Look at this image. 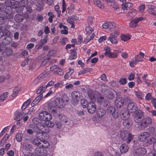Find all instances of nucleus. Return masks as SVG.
Masks as SVG:
<instances>
[{
    "label": "nucleus",
    "instance_id": "nucleus-1",
    "mask_svg": "<svg viewBox=\"0 0 156 156\" xmlns=\"http://www.w3.org/2000/svg\"><path fill=\"white\" fill-rule=\"evenodd\" d=\"M33 122L34 124L33 129L37 133V137H39V135L42 136L44 134L49 133L50 129L45 126L41 120L34 118Z\"/></svg>",
    "mask_w": 156,
    "mask_h": 156
},
{
    "label": "nucleus",
    "instance_id": "nucleus-2",
    "mask_svg": "<svg viewBox=\"0 0 156 156\" xmlns=\"http://www.w3.org/2000/svg\"><path fill=\"white\" fill-rule=\"evenodd\" d=\"M102 92L105 96L109 99H112L115 97L116 92L113 90L105 89Z\"/></svg>",
    "mask_w": 156,
    "mask_h": 156
},
{
    "label": "nucleus",
    "instance_id": "nucleus-3",
    "mask_svg": "<svg viewBox=\"0 0 156 156\" xmlns=\"http://www.w3.org/2000/svg\"><path fill=\"white\" fill-rule=\"evenodd\" d=\"M41 120L43 121H50L52 119V115L47 112H41L39 114Z\"/></svg>",
    "mask_w": 156,
    "mask_h": 156
},
{
    "label": "nucleus",
    "instance_id": "nucleus-4",
    "mask_svg": "<svg viewBox=\"0 0 156 156\" xmlns=\"http://www.w3.org/2000/svg\"><path fill=\"white\" fill-rule=\"evenodd\" d=\"M36 148L35 152L36 154L39 156H45L48 154L47 151L41 145Z\"/></svg>",
    "mask_w": 156,
    "mask_h": 156
},
{
    "label": "nucleus",
    "instance_id": "nucleus-5",
    "mask_svg": "<svg viewBox=\"0 0 156 156\" xmlns=\"http://www.w3.org/2000/svg\"><path fill=\"white\" fill-rule=\"evenodd\" d=\"M119 36V34L118 32V31H115L112 33L110 34L108 40L112 44H116L118 42V41L116 38Z\"/></svg>",
    "mask_w": 156,
    "mask_h": 156
},
{
    "label": "nucleus",
    "instance_id": "nucleus-6",
    "mask_svg": "<svg viewBox=\"0 0 156 156\" xmlns=\"http://www.w3.org/2000/svg\"><path fill=\"white\" fill-rule=\"evenodd\" d=\"M71 95L72 98L71 103L74 105L77 104L79 101V93L77 91H74L72 92Z\"/></svg>",
    "mask_w": 156,
    "mask_h": 156
},
{
    "label": "nucleus",
    "instance_id": "nucleus-7",
    "mask_svg": "<svg viewBox=\"0 0 156 156\" xmlns=\"http://www.w3.org/2000/svg\"><path fill=\"white\" fill-rule=\"evenodd\" d=\"M127 109L129 112L134 113L137 110V106L135 103L131 102L128 103Z\"/></svg>",
    "mask_w": 156,
    "mask_h": 156
},
{
    "label": "nucleus",
    "instance_id": "nucleus-8",
    "mask_svg": "<svg viewBox=\"0 0 156 156\" xmlns=\"http://www.w3.org/2000/svg\"><path fill=\"white\" fill-rule=\"evenodd\" d=\"M146 149L144 147H141L137 149L133 152L134 156H142L146 153Z\"/></svg>",
    "mask_w": 156,
    "mask_h": 156
},
{
    "label": "nucleus",
    "instance_id": "nucleus-9",
    "mask_svg": "<svg viewBox=\"0 0 156 156\" xmlns=\"http://www.w3.org/2000/svg\"><path fill=\"white\" fill-rule=\"evenodd\" d=\"M87 108L88 112L92 114L95 112L96 109V106L93 102L90 101L88 102Z\"/></svg>",
    "mask_w": 156,
    "mask_h": 156
},
{
    "label": "nucleus",
    "instance_id": "nucleus-10",
    "mask_svg": "<svg viewBox=\"0 0 156 156\" xmlns=\"http://www.w3.org/2000/svg\"><path fill=\"white\" fill-rule=\"evenodd\" d=\"M129 112L126 108H122L120 112V115L121 118L123 120L127 119L130 116Z\"/></svg>",
    "mask_w": 156,
    "mask_h": 156
},
{
    "label": "nucleus",
    "instance_id": "nucleus-11",
    "mask_svg": "<svg viewBox=\"0 0 156 156\" xmlns=\"http://www.w3.org/2000/svg\"><path fill=\"white\" fill-rule=\"evenodd\" d=\"M152 122V119L150 117L144 118L140 122V125L144 127H147Z\"/></svg>",
    "mask_w": 156,
    "mask_h": 156
},
{
    "label": "nucleus",
    "instance_id": "nucleus-12",
    "mask_svg": "<svg viewBox=\"0 0 156 156\" xmlns=\"http://www.w3.org/2000/svg\"><path fill=\"white\" fill-rule=\"evenodd\" d=\"M150 136V133L147 132H144L140 133L138 136V140L140 141H144L146 140L147 138Z\"/></svg>",
    "mask_w": 156,
    "mask_h": 156
},
{
    "label": "nucleus",
    "instance_id": "nucleus-13",
    "mask_svg": "<svg viewBox=\"0 0 156 156\" xmlns=\"http://www.w3.org/2000/svg\"><path fill=\"white\" fill-rule=\"evenodd\" d=\"M55 103L58 108H62L65 104L64 101L61 98H56L55 101Z\"/></svg>",
    "mask_w": 156,
    "mask_h": 156
},
{
    "label": "nucleus",
    "instance_id": "nucleus-14",
    "mask_svg": "<svg viewBox=\"0 0 156 156\" xmlns=\"http://www.w3.org/2000/svg\"><path fill=\"white\" fill-rule=\"evenodd\" d=\"M124 99L122 97L117 98L115 102V105L117 108H120L124 104Z\"/></svg>",
    "mask_w": 156,
    "mask_h": 156
},
{
    "label": "nucleus",
    "instance_id": "nucleus-15",
    "mask_svg": "<svg viewBox=\"0 0 156 156\" xmlns=\"http://www.w3.org/2000/svg\"><path fill=\"white\" fill-rule=\"evenodd\" d=\"M143 116V112L141 110L137 112L134 115V119L136 122L139 123L141 121V119Z\"/></svg>",
    "mask_w": 156,
    "mask_h": 156
},
{
    "label": "nucleus",
    "instance_id": "nucleus-16",
    "mask_svg": "<svg viewBox=\"0 0 156 156\" xmlns=\"http://www.w3.org/2000/svg\"><path fill=\"white\" fill-rule=\"evenodd\" d=\"M39 136V137H37L36 135V137L31 141V143L36 146L39 147V146L41 144V142L43 140L42 137H40Z\"/></svg>",
    "mask_w": 156,
    "mask_h": 156
},
{
    "label": "nucleus",
    "instance_id": "nucleus-17",
    "mask_svg": "<svg viewBox=\"0 0 156 156\" xmlns=\"http://www.w3.org/2000/svg\"><path fill=\"white\" fill-rule=\"evenodd\" d=\"M47 35H46L42 39H41L39 42L38 44L36 46V47L37 49H39L41 48L43 45L47 42Z\"/></svg>",
    "mask_w": 156,
    "mask_h": 156
},
{
    "label": "nucleus",
    "instance_id": "nucleus-18",
    "mask_svg": "<svg viewBox=\"0 0 156 156\" xmlns=\"http://www.w3.org/2000/svg\"><path fill=\"white\" fill-rule=\"evenodd\" d=\"M23 149L27 151L30 152L33 149V147L31 144L25 142L23 144Z\"/></svg>",
    "mask_w": 156,
    "mask_h": 156
},
{
    "label": "nucleus",
    "instance_id": "nucleus-19",
    "mask_svg": "<svg viewBox=\"0 0 156 156\" xmlns=\"http://www.w3.org/2000/svg\"><path fill=\"white\" fill-rule=\"evenodd\" d=\"M12 42V39L9 36L5 37L2 40V44L5 45L10 44Z\"/></svg>",
    "mask_w": 156,
    "mask_h": 156
},
{
    "label": "nucleus",
    "instance_id": "nucleus-20",
    "mask_svg": "<svg viewBox=\"0 0 156 156\" xmlns=\"http://www.w3.org/2000/svg\"><path fill=\"white\" fill-rule=\"evenodd\" d=\"M129 149V147L125 144H122L120 146L119 150L121 153L126 152Z\"/></svg>",
    "mask_w": 156,
    "mask_h": 156
},
{
    "label": "nucleus",
    "instance_id": "nucleus-21",
    "mask_svg": "<svg viewBox=\"0 0 156 156\" xmlns=\"http://www.w3.org/2000/svg\"><path fill=\"white\" fill-rule=\"evenodd\" d=\"M96 112L97 116L100 118L104 116L106 112L104 109L102 108L98 109Z\"/></svg>",
    "mask_w": 156,
    "mask_h": 156
},
{
    "label": "nucleus",
    "instance_id": "nucleus-22",
    "mask_svg": "<svg viewBox=\"0 0 156 156\" xmlns=\"http://www.w3.org/2000/svg\"><path fill=\"white\" fill-rule=\"evenodd\" d=\"M43 97V95H39L37 96L32 102L31 106L32 107L34 106L38 103Z\"/></svg>",
    "mask_w": 156,
    "mask_h": 156
},
{
    "label": "nucleus",
    "instance_id": "nucleus-23",
    "mask_svg": "<svg viewBox=\"0 0 156 156\" xmlns=\"http://www.w3.org/2000/svg\"><path fill=\"white\" fill-rule=\"evenodd\" d=\"M133 4L131 3L125 2L122 3V7L123 10H127L128 8H129L132 7Z\"/></svg>",
    "mask_w": 156,
    "mask_h": 156
},
{
    "label": "nucleus",
    "instance_id": "nucleus-24",
    "mask_svg": "<svg viewBox=\"0 0 156 156\" xmlns=\"http://www.w3.org/2000/svg\"><path fill=\"white\" fill-rule=\"evenodd\" d=\"M130 133L126 130H122L120 132V136L122 139L123 140L124 139H125L126 137Z\"/></svg>",
    "mask_w": 156,
    "mask_h": 156
},
{
    "label": "nucleus",
    "instance_id": "nucleus-25",
    "mask_svg": "<svg viewBox=\"0 0 156 156\" xmlns=\"http://www.w3.org/2000/svg\"><path fill=\"white\" fill-rule=\"evenodd\" d=\"M93 2L94 4L101 9L104 8V5L100 0H94Z\"/></svg>",
    "mask_w": 156,
    "mask_h": 156
},
{
    "label": "nucleus",
    "instance_id": "nucleus-26",
    "mask_svg": "<svg viewBox=\"0 0 156 156\" xmlns=\"http://www.w3.org/2000/svg\"><path fill=\"white\" fill-rule=\"evenodd\" d=\"M87 94L91 100L95 99V94L94 91L91 90H89L88 91Z\"/></svg>",
    "mask_w": 156,
    "mask_h": 156
},
{
    "label": "nucleus",
    "instance_id": "nucleus-27",
    "mask_svg": "<svg viewBox=\"0 0 156 156\" xmlns=\"http://www.w3.org/2000/svg\"><path fill=\"white\" fill-rule=\"evenodd\" d=\"M15 20L18 23L21 22L23 20V16L20 14H17L15 16Z\"/></svg>",
    "mask_w": 156,
    "mask_h": 156
},
{
    "label": "nucleus",
    "instance_id": "nucleus-28",
    "mask_svg": "<svg viewBox=\"0 0 156 156\" xmlns=\"http://www.w3.org/2000/svg\"><path fill=\"white\" fill-rule=\"evenodd\" d=\"M58 118L59 120L63 122L66 123L68 122V118L65 115L62 114H59Z\"/></svg>",
    "mask_w": 156,
    "mask_h": 156
},
{
    "label": "nucleus",
    "instance_id": "nucleus-29",
    "mask_svg": "<svg viewBox=\"0 0 156 156\" xmlns=\"http://www.w3.org/2000/svg\"><path fill=\"white\" fill-rule=\"evenodd\" d=\"M8 26H4L2 27L3 32L5 36H9L10 35V32L8 30Z\"/></svg>",
    "mask_w": 156,
    "mask_h": 156
},
{
    "label": "nucleus",
    "instance_id": "nucleus-30",
    "mask_svg": "<svg viewBox=\"0 0 156 156\" xmlns=\"http://www.w3.org/2000/svg\"><path fill=\"white\" fill-rule=\"evenodd\" d=\"M133 136L130 133L126 137V139H124L123 140L125 141L126 143L128 144L132 140L133 138Z\"/></svg>",
    "mask_w": 156,
    "mask_h": 156
},
{
    "label": "nucleus",
    "instance_id": "nucleus-31",
    "mask_svg": "<svg viewBox=\"0 0 156 156\" xmlns=\"http://www.w3.org/2000/svg\"><path fill=\"white\" fill-rule=\"evenodd\" d=\"M9 135L8 134H6L0 142V146L2 147L4 145V143L5 141L8 139Z\"/></svg>",
    "mask_w": 156,
    "mask_h": 156
},
{
    "label": "nucleus",
    "instance_id": "nucleus-32",
    "mask_svg": "<svg viewBox=\"0 0 156 156\" xmlns=\"http://www.w3.org/2000/svg\"><path fill=\"white\" fill-rule=\"evenodd\" d=\"M48 111L53 113L57 112V109L56 107L54 105H51L48 106Z\"/></svg>",
    "mask_w": 156,
    "mask_h": 156
},
{
    "label": "nucleus",
    "instance_id": "nucleus-33",
    "mask_svg": "<svg viewBox=\"0 0 156 156\" xmlns=\"http://www.w3.org/2000/svg\"><path fill=\"white\" fill-rule=\"evenodd\" d=\"M131 36L129 34H122L120 36L121 40L124 41L129 40L131 38Z\"/></svg>",
    "mask_w": 156,
    "mask_h": 156
},
{
    "label": "nucleus",
    "instance_id": "nucleus-34",
    "mask_svg": "<svg viewBox=\"0 0 156 156\" xmlns=\"http://www.w3.org/2000/svg\"><path fill=\"white\" fill-rule=\"evenodd\" d=\"M41 142H42V144L41 143V145L45 149L48 148L49 147V143L47 141L43 140V139Z\"/></svg>",
    "mask_w": 156,
    "mask_h": 156
},
{
    "label": "nucleus",
    "instance_id": "nucleus-35",
    "mask_svg": "<svg viewBox=\"0 0 156 156\" xmlns=\"http://www.w3.org/2000/svg\"><path fill=\"white\" fill-rule=\"evenodd\" d=\"M123 125L125 128L128 129L131 126V123L127 119L124 120L123 122Z\"/></svg>",
    "mask_w": 156,
    "mask_h": 156
},
{
    "label": "nucleus",
    "instance_id": "nucleus-36",
    "mask_svg": "<svg viewBox=\"0 0 156 156\" xmlns=\"http://www.w3.org/2000/svg\"><path fill=\"white\" fill-rule=\"evenodd\" d=\"M104 54L106 56L110 58H115L117 56V54L110 52H105Z\"/></svg>",
    "mask_w": 156,
    "mask_h": 156
},
{
    "label": "nucleus",
    "instance_id": "nucleus-37",
    "mask_svg": "<svg viewBox=\"0 0 156 156\" xmlns=\"http://www.w3.org/2000/svg\"><path fill=\"white\" fill-rule=\"evenodd\" d=\"M55 126L59 130H62L64 127V125H63L60 122L57 121L55 123Z\"/></svg>",
    "mask_w": 156,
    "mask_h": 156
},
{
    "label": "nucleus",
    "instance_id": "nucleus-38",
    "mask_svg": "<svg viewBox=\"0 0 156 156\" xmlns=\"http://www.w3.org/2000/svg\"><path fill=\"white\" fill-rule=\"evenodd\" d=\"M45 86H41L40 87L37 91L36 93L37 94H40V95H43L42 94L44 92Z\"/></svg>",
    "mask_w": 156,
    "mask_h": 156
},
{
    "label": "nucleus",
    "instance_id": "nucleus-39",
    "mask_svg": "<svg viewBox=\"0 0 156 156\" xmlns=\"http://www.w3.org/2000/svg\"><path fill=\"white\" fill-rule=\"evenodd\" d=\"M92 69L89 67L83 69L82 70L80 71L78 73V75H80L82 74H84L87 72L91 71Z\"/></svg>",
    "mask_w": 156,
    "mask_h": 156
},
{
    "label": "nucleus",
    "instance_id": "nucleus-40",
    "mask_svg": "<svg viewBox=\"0 0 156 156\" xmlns=\"http://www.w3.org/2000/svg\"><path fill=\"white\" fill-rule=\"evenodd\" d=\"M109 5L115 10L119 8V5L117 3H116L114 0H112Z\"/></svg>",
    "mask_w": 156,
    "mask_h": 156
},
{
    "label": "nucleus",
    "instance_id": "nucleus-41",
    "mask_svg": "<svg viewBox=\"0 0 156 156\" xmlns=\"http://www.w3.org/2000/svg\"><path fill=\"white\" fill-rule=\"evenodd\" d=\"M45 126L47 127L52 128L54 126L55 124L51 121H46L44 123Z\"/></svg>",
    "mask_w": 156,
    "mask_h": 156
},
{
    "label": "nucleus",
    "instance_id": "nucleus-42",
    "mask_svg": "<svg viewBox=\"0 0 156 156\" xmlns=\"http://www.w3.org/2000/svg\"><path fill=\"white\" fill-rule=\"evenodd\" d=\"M147 74H145L142 76V78L143 80L145 82V83L147 84L148 86H149L151 85V83L148 82V80L147 78Z\"/></svg>",
    "mask_w": 156,
    "mask_h": 156
},
{
    "label": "nucleus",
    "instance_id": "nucleus-43",
    "mask_svg": "<svg viewBox=\"0 0 156 156\" xmlns=\"http://www.w3.org/2000/svg\"><path fill=\"white\" fill-rule=\"evenodd\" d=\"M8 92H5L2 95L0 94V101L2 102L4 101L8 96Z\"/></svg>",
    "mask_w": 156,
    "mask_h": 156
},
{
    "label": "nucleus",
    "instance_id": "nucleus-44",
    "mask_svg": "<svg viewBox=\"0 0 156 156\" xmlns=\"http://www.w3.org/2000/svg\"><path fill=\"white\" fill-rule=\"evenodd\" d=\"M137 23L134 19L131 21L129 23V25L130 27L134 28L136 27L137 26Z\"/></svg>",
    "mask_w": 156,
    "mask_h": 156
},
{
    "label": "nucleus",
    "instance_id": "nucleus-45",
    "mask_svg": "<svg viewBox=\"0 0 156 156\" xmlns=\"http://www.w3.org/2000/svg\"><path fill=\"white\" fill-rule=\"evenodd\" d=\"M115 108L113 106H111L108 107L107 109V112L108 113L112 114L115 111Z\"/></svg>",
    "mask_w": 156,
    "mask_h": 156
},
{
    "label": "nucleus",
    "instance_id": "nucleus-46",
    "mask_svg": "<svg viewBox=\"0 0 156 156\" xmlns=\"http://www.w3.org/2000/svg\"><path fill=\"white\" fill-rule=\"evenodd\" d=\"M97 100L98 102L100 103L102 102L104 99V98L102 95L98 93L97 95Z\"/></svg>",
    "mask_w": 156,
    "mask_h": 156
},
{
    "label": "nucleus",
    "instance_id": "nucleus-47",
    "mask_svg": "<svg viewBox=\"0 0 156 156\" xmlns=\"http://www.w3.org/2000/svg\"><path fill=\"white\" fill-rule=\"evenodd\" d=\"M156 142V139L153 137H152L147 140V143L149 144H154Z\"/></svg>",
    "mask_w": 156,
    "mask_h": 156
},
{
    "label": "nucleus",
    "instance_id": "nucleus-48",
    "mask_svg": "<svg viewBox=\"0 0 156 156\" xmlns=\"http://www.w3.org/2000/svg\"><path fill=\"white\" fill-rule=\"evenodd\" d=\"M10 77V76L6 74L3 76H0V82H2L4 81L6 79H8Z\"/></svg>",
    "mask_w": 156,
    "mask_h": 156
},
{
    "label": "nucleus",
    "instance_id": "nucleus-49",
    "mask_svg": "<svg viewBox=\"0 0 156 156\" xmlns=\"http://www.w3.org/2000/svg\"><path fill=\"white\" fill-rule=\"evenodd\" d=\"M70 53L71 55L70 56V59H75L76 58V54L75 49L71 50L70 51Z\"/></svg>",
    "mask_w": 156,
    "mask_h": 156
},
{
    "label": "nucleus",
    "instance_id": "nucleus-50",
    "mask_svg": "<svg viewBox=\"0 0 156 156\" xmlns=\"http://www.w3.org/2000/svg\"><path fill=\"white\" fill-rule=\"evenodd\" d=\"M81 103L83 107V108L87 107L88 104V103L87 102V101L85 99H83L81 100Z\"/></svg>",
    "mask_w": 156,
    "mask_h": 156
},
{
    "label": "nucleus",
    "instance_id": "nucleus-51",
    "mask_svg": "<svg viewBox=\"0 0 156 156\" xmlns=\"http://www.w3.org/2000/svg\"><path fill=\"white\" fill-rule=\"evenodd\" d=\"M120 85H124L127 83V80L125 78H121L119 81Z\"/></svg>",
    "mask_w": 156,
    "mask_h": 156
},
{
    "label": "nucleus",
    "instance_id": "nucleus-52",
    "mask_svg": "<svg viewBox=\"0 0 156 156\" xmlns=\"http://www.w3.org/2000/svg\"><path fill=\"white\" fill-rule=\"evenodd\" d=\"M20 91V90L18 89L17 88H16L13 91V93L11 95V96L13 98L12 99H13L15 97L18 92Z\"/></svg>",
    "mask_w": 156,
    "mask_h": 156
},
{
    "label": "nucleus",
    "instance_id": "nucleus-53",
    "mask_svg": "<svg viewBox=\"0 0 156 156\" xmlns=\"http://www.w3.org/2000/svg\"><path fill=\"white\" fill-rule=\"evenodd\" d=\"M93 30V29L92 27L90 26L86 27L85 29V30L87 34H90L92 33Z\"/></svg>",
    "mask_w": 156,
    "mask_h": 156
},
{
    "label": "nucleus",
    "instance_id": "nucleus-54",
    "mask_svg": "<svg viewBox=\"0 0 156 156\" xmlns=\"http://www.w3.org/2000/svg\"><path fill=\"white\" fill-rule=\"evenodd\" d=\"M12 49L8 48H5V53L7 55H10L12 54Z\"/></svg>",
    "mask_w": 156,
    "mask_h": 156
},
{
    "label": "nucleus",
    "instance_id": "nucleus-55",
    "mask_svg": "<svg viewBox=\"0 0 156 156\" xmlns=\"http://www.w3.org/2000/svg\"><path fill=\"white\" fill-rule=\"evenodd\" d=\"M50 59V58H48L47 59L43 61L41 63V66H43L45 65L48 64L49 63Z\"/></svg>",
    "mask_w": 156,
    "mask_h": 156
},
{
    "label": "nucleus",
    "instance_id": "nucleus-56",
    "mask_svg": "<svg viewBox=\"0 0 156 156\" xmlns=\"http://www.w3.org/2000/svg\"><path fill=\"white\" fill-rule=\"evenodd\" d=\"M22 134L21 133H17L16 136V140L18 142H20L22 139Z\"/></svg>",
    "mask_w": 156,
    "mask_h": 156
},
{
    "label": "nucleus",
    "instance_id": "nucleus-57",
    "mask_svg": "<svg viewBox=\"0 0 156 156\" xmlns=\"http://www.w3.org/2000/svg\"><path fill=\"white\" fill-rule=\"evenodd\" d=\"M110 85L113 87H117L118 84L117 83L116 81L115 80H112L109 82Z\"/></svg>",
    "mask_w": 156,
    "mask_h": 156
},
{
    "label": "nucleus",
    "instance_id": "nucleus-58",
    "mask_svg": "<svg viewBox=\"0 0 156 156\" xmlns=\"http://www.w3.org/2000/svg\"><path fill=\"white\" fill-rule=\"evenodd\" d=\"M57 71H56L55 73L58 74V75H63L64 73V71L63 70L59 68L58 66L57 69Z\"/></svg>",
    "mask_w": 156,
    "mask_h": 156
},
{
    "label": "nucleus",
    "instance_id": "nucleus-59",
    "mask_svg": "<svg viewBox=\"0 0 156 156\" xmlns=\"http://www.w3.org/2000/svg\"><path fill=\"white\" fill-rule=\"evenodd\" d=\"M136 60L134 58L131 62H129L130 66L131 67H134L137 63Z\"/></svg>",
    "mask_w": 156,
    "mask_h": 156
},
{
    "label": "nucleus",
    "instance_id": "nucleus-60",
    "mask_svg": "<svg viewBox=\"0 0 156 156\" xmlns=\"http://www.w3.org/2000/svg\"><path fill=\"white\" fill-rule=\"evenodd\" d=\"M58 66L57 65H54L51 67L50 68V70L51 71L54 72L55 73L56 71H57V69Z\"/></svg>",
    "mask_w": 156,
    "mask_h": 156
},
{
    "label": "nucleus",
    "instance_id": "nucleus-61",
    "mask_svg": "<svg viewBox=\"0 0 156 156\" xmlns=\"http://www.w3.org/2000/svg\"><path fill=\"white\" fill-rule=\"evenodd\" d=\"M122 57L124 59L128 57V54L126 51H121Z\"/></svg>",
    "mask_w": 156,
    "mask_h": 156
},
{
    "label": "nucleus",
    "instance_id": "nucleus-62",
    "mask_svg": "<svg viewBox=\"0 0 156 156\" xmlns=\"http://www.w3.org/2000/svg\"><path fill=\"white\" fill-rule=\"evenodd\" d=\"M115 26V24L114 22H108V29H112L114 28Z\"/></svg>",
    "mask_w": 156,
    "mask_h": 156
},
{
    "label": "nucleus",
    "instance_id": "nucleus-63",
    "mask_svg": "<svg viewBox=\"0 0 156 156\" xmlns=\"http://www.w3.org/2000/svg\"><path fill=\"white\" fill-rule=\"evenodd\" d=\"M49 75V73L47 72H44L41 73L39 77L41 78H44L47 76Z\"/></svg>",
    "mask_w": 156,
    "mask_h": 156
},
{
    "label": "nucleus",
    "instance_id": "nucleus-64",
    "mask_svg": "<svg viewBox=\"0 0 156 156\" xmlns=\"http://www.w3.org/2000/svg\"><path fill=\"white\" fill-rule=\"evenodd\" d=\"M111 114L113 118L115 119H116L119 116L118 111L117 110H115Z\"/></svg>",
    "mask_w": 156,
    "mask_h": 156
}]
</instances>
